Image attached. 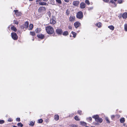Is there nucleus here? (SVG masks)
Here are the masks:
<instances>
[{
  "label": "nucleus",
  "instance_id": "nucleus-1",
  "mask_svg": "<svg viewBox=\"0 0 127 127\" xmlns=\"http://www.w3.org/2000/svg\"><path fill=\"white\" fill-rule=\"evenodd\" d=\"M46 30L47 33L49 34H52L54 32V30L52 27L48 26L46 27Z\"/></svg>",
  "mask_w": 127,
  "mask_h": 127
},
{
  "label": "nucleus",
  "instance_id": "nucleus-2",
  "mask_svg": "<svg viewBox=\"0 0 127 127\" xmlns=\"http://www.w3.org/2000/svg\"><path fill=\"white\" fill-rule=\"evenodd\" d=\"M92 118H94L95 121L101 123L103 121V120L102 119L100 118H99L98 115H97L93 116L92 117Z\"/></svg>",
  "mask_w": 127,
  "mask_h": 127
},
{
  "label": "nucleus",
  "instance_id": "nucleus-3",
  "mask_svg": "<svg viewBox=\"0 0 127 127\" xmlns=\"http://www.w3.org/2000/svg\"><path fill=\"white\" fill-rule=\"evenodd\" d=\"M46 9L45 7L41 6L38 9L39 12L41 13H44L46 11Z\"/></svg>",
  "mask_w": 127,
  "mask_h": 127
},
{
  "label": "nucleus",
  "instance_id": "nucleus-4",
  "mask_svg": "<svg viewBox=\"0 0 127 127\" xmlns=\"http://www.w3.org/2000/svg\"><path fill=\"white\" fill-rule=\"evenodd\" d=\"M76 16L77 18L81 19L83 17V13L82 12L79 11L77 14Z\"/></svg>",
  "mask_w": 127,
  "mask_h": 127
},
{
  "label": "nucleus",
  "instance_id": "nucleus-5",
  "mask_svg": "<svg viewBox=\"0 0 127 127\" xmlns=\"http://www.w3.org/2000/svg\"><path fill=\"white\" fill-rule=\"evenodd\" d=\"M55 18L53 16H52V18L50 19V23L51 24L54 25L56 23Z\"/></svg>",
  "mask_w": 127,
  "mask_h": 127
},
{
  "label": "nucleus",
  "instance_id": "nucleus-6",
  "mask_svg": "<svg viewBox=\"0 0 127 127\" xmlns=\"http://www.w3.org/2000/svg\"><path fill=\"white\" fill-rule=\"evenodd\" d=\"M11 37L14 40H16L18 38V36L15 32H12L11 33Z\"/></svg>",
  "mask_w": 127,
  "mask_h": 127
},
{
  "label": "nucleus",
  "instance_id": "nucleus-7",
  "mask_svg": "<svg viewBox=\"0 0 127 127\" xmlns=\"http://www.w3.org/2000/svg\"><path fill=\"white\" fill-rule=\"evenodd\" d=\"M80 25V23L78 22H75L74 24V25L76 28H77L79 27Z\"/></svg>",
  "mask_w": 127,
  "mask_h": 127
},
{
  "label": "nucleus",
  "instance_id": "nucleus-8",
  "mask_svg": "<svg viewBox=\"0 0 127 127\" xmlns=\"http://www.w3.org/2000/svg\"><path fill=\"white\" fill-rule=\"evenodd\" d=\"M75 17L74 16H70L69 19V20L71 22L74 21L75 19Z\"/></svg>",
  "mask_w": 127,
  "mask_h": 127
},
{
  "label": "nucleus",
  "instance_id": "nucleus-9",
  "mask_svg": "<svg viewBox=\"0 0 127 127\" xmlns=\"http://www.w3.org/2000/svg\"><path fill=\"white\" fill-rule=\"evenodd\" d=\"M56 32L57 33L59 34H61L62 32V30L61 29H56Z\"/></svg>",
  "mask_w": 127,
  "mask_h": 127
},
{
  "label": "nucleus",
  "instance_id": "nucleus-10",
  "mask_svg": "<svg viewBox=\"0 0 127 127\" xmlns=\"http://www.w3.org/2000/svg\"><path fill=\"white\" fill-rule=\"evenodd\" d=\"M14 11L15 12L16 15L17 16H19L21 15V13L18 12L17 10H14Z\"/></svg>",
  "mask_w": 127,
  "mask_h": 127
},
{
  "label": "nucleus",
  "instance_id": "nucleus-11",
  "mask_svg": "<svg viewBox=\"0 0 127 127\" xmlns=\"http://www.w3.org/2000/svg\"><path fill=\"white\" fill-rule=\"evenodd\" d=\"M80 8H84L86 7V4L83 2H81L80 4Z\"/></svg>",
  "mask_w": 127,
  "mask_h": 127
},
{
  "label": "nucleus",
  "instance_id": "nucleus-12",
  "mask_svg": "<svg viewBox=\"0 0 127 127\" xmlns=\"http://www.w3.org/2000/svg\"><path fill=\"white\" fill-rule=\"evenodd\" d=\"M79 4V2L78 1H74L73 2V4L75 6H77Z\"/></svg>",
  "mask_w": 127,
  "mask_h": 127
},
{
  "label": "nucleus",
  "instance_id": "nucleus-13",
  "mask_svg": "<svg viewBox=\"0 0 127 127\" xmlns=\"http://www.w3.org/2000/svg\"><path fill=\"white\" fill-rule=\"evenodd\" d=\"M29 25V23L28 22H26L24 24V28H27L28 27Z\"/></svg>",
  "mask_w": 127,
  "mask_h": 127
},
{
  "label": "nucleus",
  "instance_id": "nucleus-14",
  "mask_svg": "<svg viewBox=\"0 0 127 127\" xmlns=\"http://www.w3.org/2000/svg\"><path fill=\"white\" fill-rule=\"evenodd\" d=\"M122 17L124 19L126 18H127V13L125 12L123 13L122 15Z\"/></svg>",
  "mask_w": 127,
  "mask_h": 127
},
{
  "label": "nucleus",
  "instance_id": "nucleus-15",
  "mask_svg": "<svg viewBox=\"0 0 127 127\" xmlns=\"http://www.w3.org/2000/svg\"><path fill=\"white\" fill-rule=\"evenodd\" d=\"M37 36L39 38L43 39L44 37V36L42 34H39L37 35Z\"/></svg>",
  "mask_w": 127,
  "mask_h": 127
},
{
  "label": "nucleus",
  "instance_id": "nucleus-16",
  "mask_svg": "<svg viewBox=\"0 0 127 127\" xmlns=\"http://www.w3.org/2000/svg\"><path fill=\"white\" fill-rule=\"evenodd\" d=\"M47 4V3L46 2H41H41H39V5H46Z\"/></svg>",
  "mask_w": 127,
  "mask_h": 127
},
{
  "label": "nucleus",
  "instance_id": "nucleus-17",
  "mask_svg": "<svg viewBox=\"0 0 127 127\" xmlns=\"http://www.w3.org/2000/svg\"><path fill=\"white\" fill-rule=\"evenodd\" d=\"M54 119L56 121H57L59 119V116L58 115H55L54 116Z\"/></svg>",
  "mask_w": 127,
  "mask_h": 127
},
{
  "label": "nucleus",
  "instance_id": "nucleus-18",
  "mask_svg": "<svg viewBox=\"0 0 127 127\" xmlns=\"http://www.w3.org/2000/svg\"><path fill=\"white\" fill-rule=\"evenodd\" d=\"M111 3L113 4H114L115 5V6H114V7H116L117 6V5L115 3L114 1L113 0H110L109 2V3Z\"/></svg>",
  "mask_w": 127,
  "mask_h": 127
},
{
  "label": "nucleus",
  "instance_id": "nucleus-19",
  "mask_svg": "<svg viewBox=\"0 0 127 127\" xmlns=\"http://www.w3.org/2000/svg\"><path fill=\"white\" fill-rule=\"evenodd\" d=\"M11 30H13L15 32H16L17 31L16 29L13 26L11 27Z\"/></svg>",
  "mask_w": 127,
  "mask_h": 127
},
{
  "label": "nucleus",
  "instance_id": "nucleus-20",
  "mask_svg": "<svg viewBox=\"0 0 127 127\" xmlns=\"http://www.w3.org/2000/svg\"><path fill=\"white\" fill-rule=\"evenodd\" d=\"M96 25L99 28L101 26V23L100 22H99L96 24Z\"/></svg>",
  "mask_w": 127,
  "mask_h": 127
},
{
  "label": "nucleus",
  "instance_id": "nucleus-21",
  "mask_svg": "<svg viewBox=\"0 0 127 127\" xmlns=\"http://www.w3.org/2000/svg\"><path fill=\"white\" fill-rule=\"evenodd\" d=\"M80 125H82L85 126L86 125V123L83 122H80Z\"/></svg>",
  "mask_w": 127,
  "mask_h": 127
},
{
  "label": "nucleus",
  "instance_id": "nucleus-22",
  "mask_svg": "<svg viewBox=\"0 0 127 127\" xmlns=\"http://www.w3.org/2000/svg\"><path fill=\"white\" fill-rule=\"evenodd\" d=\"M108 28H109L110 30H114V27L112 25L109 26L108 27Z\"/></svg>",
  "mask_w": 127,
  "mask_h": 127
},
{
  "label": "nucleus",
  "instance_id": "nucleus-23",
  "mask_svg": "<svg viewBox=\"0 0 127 127\" xmlns=\"http://www.w3.org/2000/svg\"><path fill=\"white\" fill-rule=\"evenodd\" d=\"M120 121L121 123H123L125 122V119L124 118H122L120 119Z\"/></svg>",
  "mask_w": 127,
  "mask_h": 127
},
{
  "label": "nucleus",
  "instance_id": "nucleus-24",
  "mask_svg": "<svg viewBox=\"0 0 127 127\" xmlns=\"http://www.w3.org/2000/svg\"><path fill=\"white\" fill-rule=\"evenodd\" d=\"M29 30H32L33 27V25L32 24H30L29 25Z\"/></svg>",
  "mask_w": 127,
  "mask_h": 127
},
{
  "label": "nucleus",
  "instance_id": "nucleus-25",
  "mask_svg": "<svg viewBox=\"0 0 127 127\" xmlns=\"http://www.w3.org/2000/svg\"><path fill=\"white\" fill-rule=\"evenodd\" d=\"M71 33H72V34L73 35V37L74 38H75L76 37V33L75 32H72Z\"/></svg>",
  "mask_w": 127,
  "mask_h": 127
},
{
  "label": "nucleus",
  "instance_id": "nucleus-26",
  "mask_svg": "<svg viewBox=\"0 0 127 127\" xmlns=\"http://www.w3.org/2000/svg\"><path fill=\"white\" fill-rule=\"evenodd\" d=\"M34 124V122L31 121L29 125L32 126H33Z\"/></svg>",
  "mask_w": 127,
  "mask_h": 127
},
{
  "label": "nucleus",
  "instance_id": "nucleus-27",
  "mask_svg": "<svg viewBox=\"0 0 127 127\" xmlns=\"http://www.w3.org/2000/svg\"><path fill=\"white\" fill-rule=\"evenodd\" d=\"M17 125L19 127H22L23 126V125L21 123H18Z\"/></svg>",
  "mask_w": 127,
  "mask_h": 127
},
{
  "label": "nucleus",
  "instance_id": "nucleus-28",
  "mask_svg": "<svg viewBox=\"0 0 127 127\" xmlns=\"http://www.w3.org/2000/svg\"><path fill=\"white\" fill-rule=\"evenodd\" d=\"M68 34V32L67 31H65L63 33V34L64 35H66Z\"/></svg>",
  "mask_w": 127,
  "mask_h": 127
},
{
  "label": "nucleus",
  "instance_id": "nucleus-29",
  "mask_svg": "<svg viewBox=\"0 0 127 127\" xmlns=\"http://www.w3.org/2000/svg\"><path fill=\"white\" fill-rule=\"evenodd\" d=\"M74 119L77 121H79L80 119L78 118V117L77 116H76L74 117Z\"/></svg>",
  "mask_w": 127,
  "mask_h": 127
},
{
  "label": "nucleus",
  "instance_id": "nucleus-30",
  "mask_svg": "<svg viewBox=\"0 0 127 127\" xmlns=\"http://www.w3.org/2000/svg\"><path fill=\"white\" fill-rule=\"evenodd\" d=\"M56 1L59 4H61L62 3L61 0H56Z\"/></svg>",
  "mask_w": 127,
  "mask_h": 127
},
{
  "label": "nucleus",
  "instance_id": "nucleus-31",
  "mask_svg": "<svg viewBox=\"0 0 127 127\" xmlns=\"http://www.w3.org/2000/svg\"><path fill=\"white\" fill-rule=\"evenodd\" d=\"M69 126L72 127H77V126L75 124L70 125H69Z\"/></svg>",
  "mask_w": 127,
  "mask_h": 127
},
{
  "label": "nucleus",
  "instance_id": "nucleus-32",
  "mask_svg": "<svg viewBox=\"0 0 127 127\" xmlns=\"http://www.w3.org/2000/svg\"><path fill=\"white\" fill-rule=\"evenodd\" d=\"M38 123H42L43 122V120L42 119H40L38 120Z\"/></svg>",
  "mask_w": 127,
  "mask_h": 127
},
{
  "label": "nucleus",
  "instance_id": "nucleus-33",
  "mask_svg": "<svg viewBox=\"0 0 127 127\" xmlns=\"http://www.w3.org/2000/svg\"><path fill=\"white\" fill-rule=\"evenodd\" d=\"M124 29L125 31H127V24H125L124 26Z\"/></svg>",
  "mask_w": 127,
  "mask_h": 127
},
{
  "label": "nucleus",
  "instance_id": "nucleus-34",
  "mask_svg": "<svg viewBox=\"0 0 127 127\" xmlns=\"http://www.w3.org/2000/svg\"><path fill=\"white\" fill-rule=\"evenodd\" d=\"M66 15H68L69 14V11L68 10H67L66 12Z\"/></svg>",
  "mask_w": 127,
  "mask_h": 127
},
{
  "label": "nucleus",
  "instance_id": "nucleus-35",
  "mask_svg": "<svg viewBox=\"0 0 127 127\" xmlns=\"http://www.w3.org/2000/svg\"><path fill=\"white\" fill-rule=\"evenodd\" d=\"M85 3L88 5H89L90 4L89 1L88 0H86L85 1Z\"/></svg>",
  "mask_w": 127,
  "mask_h": 127
},
{
  "label": "nucleus",
  "instance_id": "nucleus-36",
  "mask_svg": "<svg viewBox=\"0 0 127 127\" xmlns=\"http://www.w3.org/2000/svg\"><path fill=\"white\" fill-rule=\"evenodd\" d=\"M123 1L122 0H118V2L119 4L122 3Z\"/></svg>",
  "mask_w": 127,
  "mask_h": 127
},
{
  "label": "nucleus",
  "instance_id": "nucleus-37",
  "mask_svg": "<svg viewBox=\"0 0 127 127\" xmlns=\"http://www.w3.org/2000/svg\"><path fill=\"white\" fill-rule=\"evenodd\" d=\"M30 34L31 35L33 36H34V35L35 34V33L34 32H30Z\"/></svg>",
  "mask_w": 127,
  "mask_h": 127
},
{
  "label": "nucleus",
  "instance_id": "nucleus-38",
  "mask_svg": "<svg viewBox=\"0 0 127 127\" xmlns=\"http://www.w3.org/2000/svg\"><path fill=\"white\" fill-rule=\"evenodd\" d=\"M41 0H36V3L37 4H38V3L39 4V2H41Z\"/></svg>",
  "mask_w": 127,
  "mask_h": 127
},
{
  "label": "nucleus",
  "instance_id": "nucleus-39",
  "mask_svg": "<svg viewBox=\"0 0 127 127\" xmlns=\"http://www.w3.org/2000/svg\"><path fill=\"white\" fill-rule=\"evenodd\" d=\"M13 23L17 25H18L19 24V22H18L17 21H16L15 20L14 21Z\"/></svg>",
  "mask_w": 127,
  "mask_h": 127
},
{
  "label": "nucleus",
  "instance_id": "nucleus-40",
  "mask_svg": "<svg viewBox=\"0 0 127 127\" xmlns=\"http://www.w3.org/2000/svg\"><path fill=\"white\" fill-rule=\"evenodd\" d=\"M105 119L108 123H110V121H109L108 120V117H106Z\"/></svg>",
  "mask_w": 127,
  "mask_h": 127
},
{
  "label": "nucleus",
  "instance_id": "nucleus-41",
  "mask_svg": "<svg viewBox=\"0 0 127 127\" xmlns=\"http://www.w3.org/2000/svg\"><path fill=\"white\" fill-rule=\"evenodd\" d=\"M47 13L48 15L49 16V17H50V16H51V12H50V11H48V12H47Z\"/></svg>",
  "mask_w": 127,
  "mask_h": 127
},
{
  "label": "nucleus",
  "instance_id": "nucleus-42",
  "mask_svg": "<svg viewBox=\"0 0 127 127\" xmlns=\"http://www.w3.org/2000/svg\"><path fill=\"white\" fill-rule=\"evenodd\" d=\"M12 121V120L11 118H9L8 120V122H11Z\"/></svg>",
  "mask_w": 127,
  "mask_h": 127
},
{
  "label": "nucleus",
  "instance_id": "nucleus-43",
  "mask_svg": "<svg viewBox=\"0 0 127 127\" xmlns=\"http://www.w3.org/2000/svg\"><path fill=\"white\" fill-rule=\"evenodd\" d=\"M4 122V121L3 120H0V124H1L3 123Z\"/></svg>",
  "mask_w": 127,
  "mask_h": 127
},
{
  "label": "nucleus",
  "instance_id": "nucleus-44",
  "mask_svg": "<svg viewBox=\"0 0 127 127\" xmlns=\"http://www.w3.org/2000/svg\"><path fill=\"white\" fill-rule=\"evenodd\" d=\"M78 113L80 115H81V114L82 111L81 110H79L78 111Z\"/></svg>",
  "mask_w": 127,
  "mask_h": 127
},
{
  "label": "nucleus",
  "instance_id": "nucleus-45",
  "mask_svg": "<svg viewBox=\"0 0 127 127\" xmlns=\"http://www.w3.org/2000/svg\"><path fill=\"white\" fill-rule=\"evenodd\" d=\"M16 120L17 121L19 122L20 121V118H17L16 119Z\"/></svg>",
  "mask_w": 127,
  "mask_h": 127
},
{
  "label": "nucleus",
  "instance_id": "nucleus-46",
  "mask_svg": "<svg viewBox=\"0 0 127 127\" xmlns=\"http://www.w3.org/2000/svg\"><path fill=\"white\" fill-rule=\"evenodd\" d=\"M104 1L106 2H108L109 1V0H103Z\"/></svg>",
  "mask_w": 127,
  "mask_h": 127
},
{
  "label": "nucleus",
  "instance_id": "nucleus-47",
  "mask_svg": "<svg viewBox=\"0 0 127 127\" xmlns=\"http://www.w3.org/2000/svg\"><path fill=\"white\" fill-rule=\"evenodd\" d=\"M93 9V7H89L88 8L89 10H91L92 9Z\"/></svg>",
  "mask_w": 127,
  "mask_h": 127
},
{
  "label": "nucleus",
  "instance_id": "nucleus-48",
  "mask_svg": "<svg viewBox=\"0 0 127 127\" xmlns=\"http://www.w3.org/2000/svg\"><path fill=\"white\" fill-rule=\"evenodd\" d=\"M115 117V116L114 115H112L111 116V118L112 119H113Z\"/></svg>",
  "mask_w": 127,
  "mask_h": 127
},
{
  "label": "nucleus",
  "instance_id": "nucleus-49",
  "mask_svg": "<svg viewBox=\"0 0 127 127\" xmlns=\"http://www.w3.org/2000/svg\"><path fill=\"white\" fill-rule=\"evenodd\" d=\"M89 119V120L90 121L92 120V118L91 117L87 118V119Z\"/></svg>",
  "mask_w": 127,
  "mask_h": 127
},
{
  "label": "nucleus",
  "instance_id": "nucleus-50",
  "mask_svg": "<svg viewBox=\"0 0 127 127\" xmlns=\"http://www.w3.org/2000/svg\"><path fill=\"white\" fill-rule=\"evenodd\" d=\"M68 28L69 29H71L72 28V27L71 26H69L68 27Z\"/></svg>",
  "mask_w": 127,
  "mask_h": 127
},
{
  "label": "nucleus",
  "instance_id": "nucleus-51",
  "mask_svg": "<svg viewBox=\"0 0 127 127\" xmlns=\"http://www.w3.org/2000/svg\"><path fill=\"white\" fill-rule=\"evenodd\" d=\"M64 0L66 2H69V0Z\"/></svg>",
  "mask_w": 127,
  "mask_h": 127
},
{
  "label": "nucleus",
  "instance_id": "nucleus-52",
  "mask_svg": "<svg viewBox=\"0 0 127 127\" xmlns=\"http://www.w3.org/2000/svg\"><path fill=\"white\" fill-rule=\"evenodd\" d=\"M114 1H117V0H113Z\"/></svg>",
  "mask_w": 127,
  "mask_h": 127
},
{
  "label": "nucleus",
  "instance_id": "nucleus-53",
  "mask_svg": "<svg viewBox=\"0 0 127 127\" xmlns=\"http://www.w3.org/2000/svg\"><path fill=\"white\" fill-rule=\"evenodd\" d=\"M29 1H32L33 0H29Z\"/></svg>",
  "mask_w": 127,
  "mask_h": 127
},
{
  "label": "nucleus",
  "instance_id": "nucleus-54",
  "mask_svg": "<svg viewBox=\"0 0 127 127\" xmlns=\"http://www.w3.org/2000/svg\"><path fill=\"white\" fill-rule=\"evenodd\" d=\"M91 127H95L94 126H92Z\"/></svg>",
  "mask_w": 127,
  "mask_h": 127
},
{
  "label": "nucleus",
  "instance_id": "nucleus-55",
  "mask_svg": "<svg viewBox=\"0 0 127 127\" xmlns=\"http://www.w3.org/2000/svg\"><path fill=\"white\" fill-rule=\"evenodd\" d=\"M70 37H71V35H70Z\"/></svg>",
  "mask_w": 127,
  "mask_h": 127
},
{
  "label": "nucleus",
  "instance_id": "nucleus-56",
  "mask_svg": "<svg viewBox=\"0 0 127 127\" xmlns=\"http://www.w3.org/2000/svg\"><path fill=\"white\" fill-rule=\"evenodd\" d=\"M32 40H34V39H32Z\"/></svg>",
  "mask_w": 127,
  "mask_h": 127
}]
</instances>
